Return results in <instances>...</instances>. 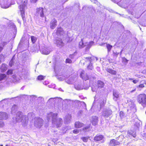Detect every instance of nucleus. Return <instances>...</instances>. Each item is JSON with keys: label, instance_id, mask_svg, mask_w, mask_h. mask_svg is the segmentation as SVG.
<instances>
[{"label": "nucleus", "instance_id": "nucleus-1", "mask_svg": "<svg viewBox=\"0 0 146 146\" xmlns=\"http://www.w3.org/2000/svg\"><path fill=\"white\" fill-rule=\"evenodd\" d=\"M137 102L144 107H146V94L145 93L140 94L137 97Z\"/></svg>", "mask_w": 146, "mask_h": 146}, {"label": "nucleus", "instance_id": "nucleus-10", "mask_svg": "<svg viewBox=\"0 0 146 146\" xmlns=\"http://www.w3.org/2000/svg\"><path fill=\"white\" fill-rule=\"evenodd\" d=\"M37 13L40 14V16L41 17H43L44 16L43 13V9L42 7H39L37 9Z\"/></svg>", "mask_w": 146, "mask_h": 146}, {"label": "nucleus", "instance_id": "nucleus-40", "mask_svg": "<svg viewBox=\"0 0 146 146\" xmlns=\"http://www.w3.org/2000/svg\"><path fill=\"white\" fill-rule=\"evenodd\" d=\"M129 80H132L133 79L132 78H130L129 79Z\"/></svg>", "mask_w": 146, "mask_h": 146}, {"label": "nucleus", "instance_id": "nucleus-17", "mask_svg": "<svg viewBox=\"0 0 146 146\" xmlns=\"http://www.w3.org/2000/svg\"><path fill=\"white\" fill-rule=\"evenodd\" d=\"M6 76V75L5 74H0V81L4 80Z\"/></svg>", "mask_w": 146, "mask_h": 146}, {"label": "nucleus", "instance_id": "nucleus-22", "mask_svg": "<svg viewBox=\"0 0 146 146\" xmlns=\"http://www.w3.org/2000/svg\"><path fill=\"white\" fill-rule=\"evenodd\" d=\"M113 96L116 99H117L119 97V94L116 92H115L113 93Z\"/></svg>", "mask_w": 146, "mask_h": 146}, {"label": "nucleus", "instance_id": "nucleus-28", "mask_svg": "<svg viewBox=\"0 0 146 146\" xmlns=\"http://www.w3.org/2000/svg\"><path fill=\"white\" fill-rule=\"evenodd\" d=\"M66 82L67 83L70 84H72V81L71 80L69 79L67 80Z\"/></svg>", "mask_w": 146, "mask_h": 146}, {"label": "nucleus", "instance_id": "nucleus-33", "mask_svg": "<svg viewBox=\"0 0 146 146\" xmlns=\"http://www.w3.org/2000/svg\"><path fill=\"white\" fill-rule=\"evenodd\" d=\"M138 82V81L136 80H133V82L134 84H136Z\"/></svg>", "mask_w": 146, "mask_h": 146}, {"label": "nucleus", "instance_id": "nucleus-36", "mask_svg": "<svg viewBox=\"0 0 146 146\" xmlns=\"http://www.w3.org/2000/svg\"><path fill=\"white\" fill-rule=\"evenodd\" d=\"M49 52H47L46 53H45L44 54H46V55H47V54H49Z\"/></svg>", "mask_w": 146, "mask_h": 146}, {"label": "nucleus", "instance_id": "nucleus-13", "mask_svg": "<svg viewBox=\"0 0 146 146\" xmlns=\"http://www.w3.org/2000/svg\"><path fill=\"white\" fill-rule=\"evenodd\" d=\"M7 69V67L4 64H2L1 67V71L2 72H5Z\"/></svg>", "mask_w": 146, "mask_h": 146}, {"label": "nucleus", "instance_id": "nucleus-26", "mask_svg": "<svg viewBox=\"0 0 146 146\" xmlns=\"http://www.w3.org/2000/svg\"><path fill=\"white\" fill-rule=\"evenodd\" d=\"M58 122L60 124H62V119L61 118H59L58 119Z\"/></svg>", "mask_w": 146, "mask_h": 146}, {"label": "nucleus", "instance_id": "nucleus-11", "mask_svg": "<svg viewBox=\"0 0 146 146\" xmlns=\"http://www.w3.org/2000/svg\"><path fill=\"white\" fill-rule=\"evenodd\" d=\"M108 73L113 75L116 74L117 72L115 70H114L110 68H107L106 70Z\"/></svg>", "mask_w": 146, "mask_h": 146}, {"label": "nucleus", "instance_id": "nucleus-3", "mask_svg": "<svg viewBox=\"0 0 146 146\" xmlns=\"http://www.w3.org/2000/svg\"><path fill=\"white\" fill-rule=\"evenodd\" d=\"M80 76L81 78L85 81L88 80L89 79V76L84 70L81 72Z\"/></svg>", "mask_w": 146, "mask_h": 146}, {"label": "nucleus", "instance_id": "nucleus-14", "mask_svg": "<svg viewBox=\"0 0 146 146\" xmlns=\"http://www.w3.org/2000/svg\"><path fill=\"white\" fill-rule=\"evenodd\" d=\"M45 76L42 75H40L38 76L36 78L37 80L39 81H41L43 80Z\"/></svg>", "mask_w": 146, "mask_h": 146}, {"label": "nucleus", "instance_id": "nucleus-39", "mask_svg": "<svg viewBox=\"0 0 146 146\" xmlns=\"http://www.w3.org/2000/svg\"><path fill=\"white\" fill-rule=\"evenodd\" d=\"M35 2H36L38 0H33Z\"/></svg>", "mask_w": 146, "mask_h": 146}, {"label": "nucleus", "instance_id": "nucleus-18", "mask_svg": "<svg viewBox=\"0 0 146 146\" xmlns=\"http://www.w3.org/2000/svg\"><path fill=\"white\" fill-rule=\"evenodd\" d=\"M31 39L32 43H35L37 40L36 38L34 36H31Z\"/></svg>", "mask_w": 146, "mask_h": 146}, {"label": "nucleus", "instance_id": "nucleus-30", "mask_svg": "<svg viewBox=\"0 0 146 146\" xmlns=\"http://www.w3.org/2000/svg\"><path fill=\"white\" fill-rule=\"evenodd\" d=\"M145 86L143 84H141L139 85V88H143Z\"/></svg>", "mask_w": 146, "mask_h": 146}, {"label": "nucleus", "instance_id": "nucleus-31", "mask_svg": "<svg viewBox=\"0 0 146 146\" xmlns=\"http://www.w3.org/2000/svg\"><path fill=\"white\" fill-rule=\"evenodd\" d=\"M90 126H88L84 127L83 128V130H86L90 128Z\"/></svg>", "mask_w": 146, "mask_h": 146}, {"label": "nucleus", "instance_id": "nucleus-23", "mask_svg": "<svg viewBox=\"0 0 146 146\" xmlns=\"http://www.w3.org/2000/svg\"><path fill=\"white\" fill-rule=\"evenodd\" d=\"M87 68L88 69L92 70L93 68L92 64L91 63L88 66Z\"/></svg>", "mask_w": 146, "mask_h": 146}, {"label": "nucleus", "instance_id": "nucleus-34", "mask_svg": "<svg viewBox=\"0 0 146 146\" xmlns=\"http://www.w3.org/2000/svg\"><path fill=\"white\" fill-rule=\"evenodd\" d=\"M123 114H124L123 112L122 111H121L120 112V115H123Z\"/></svg>", "mask_w": 146, "mask_h": 146}, {"label": "nucleus", "instance_id": "nucleus-4", "mask_svg": "<svg viewBox=\"0 0 146 146\" xmlns=\"http://www.w3.org/2000/svg\"><path fill=\"white\" fill-rule=\"evenodd\" d=\"M112 111L111 110L106 109L102 112V115L105 117H108L112 114Z\"/></svg>", "mask_w": 146, "mask_h": 146}, {"label": "nucleus", "instance_id": "nucleus-2", "mask_svg": "<svg viewBox=\"0 0 146 146\" xmlns=\"http://www.w3.org/2000/svg\"><path fill=\"white\" fill-rule=\"evenodd\" d=\"M28 3L27 0H25L22 5H20L18 8L20 10L21 15L23 20H25V7H26Z\"/></svg>", "mask_w": 146, "mask_h": 146}, {"label": "nucleus", "instance_id": "nucleus-6", "mask_svg": "<svg viewBox=\"0 0 146 146\" xmlns=\"http://www.w3.org/2000/svg\"><path fill=\"white\" fill-rule=\"evenodd\" d=\"M57 21L55 19H53L50 23V28L52 29H54L57 25Z\"/></svg>", "mask_w": 146, "mask_h": 146}, {"label": "nucleus", "instance_id": "nucleus-20", "mask_svg": "<svg viewBox=\"0 0 146 146\" xmlns=\"http://www.w3.org/2000/svg\"><path fill=\"white\" fill-rule=\"evenodd\" d=\"M81 139L84 142H86L88 141V138L87 137H82Z\"/></svg>", "mask_w": 146, "mask_h": 146}, {"label": "nucleus", "instance_id": "nucleus-29", "mask_svg": "<svg viewBox=\"0 0 146 146\" xmlns=\"http://www.w3.org/2000/svg\"><path fill=\"white\" fill-rule=\"evenodd\" d=\"M85 59L86 60H88L89 62H91L92 61V58L91 57H86Z\"/></svg>", "mask_w": 146, "mask_h": 146}, {"label": "nucleus", "instance_id": "nucleus-24", "mask_svg": "<svg viewBox=\"0 0 146 146\" xmlns=\"http://www.w3.org/2000/svg\"><path fill=\"white\" fill-rule=\"evenodd\" d=\"M128 60L126 58L124 57L122 58V62L126 63H127Z\"/></svg>", "mask_w": 146, "mask_h": 146}, {"label": "nucleus", "instance_id": "nucleus-16", "mask_svg": "<svg viewBox=\"0 0 146 146\" xmlns=\"http://www.w3.org/2000/svg\"><path fill=\"white\" fill-rule=\"evenodd\" d=\"M98 121V119L96 117L94 118H93L92 121V123L93 125H95L97 123Z\"/></svg>", "mask_w": 146, "mask_h": 146}, {"label": "nucleus", "instance_id": "nucleus-7", "mask_svg": "<svg viewBox=\"0 0 146 146\" xmlns=\"http://www.w3.org/2000/svg\"><path fill=\"white\" fill-rule=\"evenodd\" d=\"M120 142L114 139H111L109 143L110 145L111 146H116L120 144Z\"/></svg>", "mask_w": 146, "mask_h": 146}, {"label": "nucleus", "instance_id": "nucleus-35", "mask_svg": "<svg viewBox=\"0 0 146 146\" xmlns=\"http://www.w3.org/2000/svg\"><path fill=\"white\" fill-rule=\"evenodd\" d=\"M3 49V48L1 46H0V53L2 51Z\"/></svg>", "mask_w": 146, "mask_h": 146}, {"label": "nucleus", "instance_id": "nucleus-5", "mask_svg": "<svg viewBox=\"0 0 146 146\" xmlns=\"http://www.w3.org/2000/svg\"><path fill=\"white\" fill-rule=\"evenodd\" d=\"M104 138V136L103 135L98 134L94 137V140L95 142H98L102 140Z\"/></svg>", "mask_w": 146, "mask_h": 146}, {"label": "nucleus", "instance_id": "nucleus-21", "mask_svg": "<svg viewBox=\"0 0 146 146\" xmlns=\"http://www.w3.org/2000/svg\"><path fill=\"white\" fill-rule=\"evenodd\" d=\"M72 62V60L68 58H66V60L65 63H71Z\"/></svg>", "mask_w": 146, "mask_h": 146}, {"label": "nucleus", "instance_id": "nucleus-19", "mask_svg": "<svg viewBox=\"0 0 146 146\" xmlns=\"http://www.w3.org/2000/svg\"><path fill=\"white\" fill-rule=\"evenodd\" d=\"M13 70L12 69H9L6 72L7 75H11L13 74Z\"/></svg>", "mask_w": 146, "mask_h": 146}, {"label": "nucleus", "instance_id": "nucleus-12", "mask_svg": "<svg viewBox=\"0 0 146 146\" xmlns=\"http://www.w3.org/2000/svg\"><path fill=\"white\" fill-rule=\"evenodd\" d=\"M97 86L98 88H103L104 86V83L100 80H98L97 82Z\"/></svg>", "mask_w": 146, "mask_h": 146}, {"label": "nucleus", "instance_id": "nucleus-25", "mask_svg": "<svg viewBox=\"0 0 146 146\" xmlns=\"http://www.w3.org/2000/svg\"><path fill=\"white\" fill-rule=\"evenodd\" d=\"M73 132L74 134H77L79 132V131L77 129H75L73 131Z\"/></svg>", "mask_w": 146, "mask_h": 146}, {"label": "nucleus", "instance_id": "nucleus-37", "mask_svg": "<svg viewBox=\"0 0 146 146\" xmlns=\"http://www.w3.org/2000/svg\"><path fill=\"white\" fill-rule=\"evenodd\" d=\"M60 42V43L62 44V46H63V44H64L63 42L62 41H61Z\"/></svg>", "mask_w": 146, "mask_h": 146}, {"label": "nucleus", "instance_id": "nucleus-27", "mask_svg": "<svg viewBox=\"0 0 146 146\" xmlns=\"http://www.w3.org/2000/svg\"><path fill=\"white\" fill-rule=\"evenodd\" d=\"M4 125V123L3 122L0 121V127H2Z\"/></svg>", "mask_w": 146, "mask_h": 146}, {"label": "nucleus", "instance_id": "nucleus-8", "mask_svg": "<svg viewBox=\"0 0 146 146\" xmlns=\"http://www.w3.org/2000/svg\"><path fill=\"white\" fill-rule=\"evenodd\" d=\"M8 117V115L6 113L0 112V120H2L7 119Z\"/></svg>", "mask_w": 146, "mask_h": 146}, {"label": "nucleus", "instance_id": "nucleus-41", "mask_svg": "<svg viewBox=\"0 0 146 146\" xmlns=\"http://www.w3.org/2000/svg\"><path fill=\"white\" fill-rule=\"evenodd\" d=\"M65 1H67L68 0H64Z\"/></svg>", "mask_w": 146, "mask_h": 146}, {"label": "nucleus", "instance_id": "nucleus-15", "mask_svg": "<svg viewBox=\"0 0 146 146\" xmlns=\"http://www.w3.org/2000/svg\"><path fill=\"white\" fill-rule=\"evenodd\" d=\"M106 47L107 49L108 52H109L111 51L113 46L112 45L108 44H106Z\"/></svg>", "mask_w": 146, "mask_h": 146}, {"label": "nucleus", "instance_id": "nucleus-38", "mask_svg": "<svg viewBox=\"0 0 146 146\" xmlns=\"http://www.w3.org/2000/svg\"><path fill=\"white\" fill-rule=\"evenodd\" d=\"M135 90H133L131 91V92H133L134 91H135Z\"/></svg>", "mask_w": 146, "mask_h": 146}, {"label": "nucleus", "instance_id": "nucleus-42", "mask_svg": "<svg viewBox=\"0 0 146 146\" xmlns=\"http://www.w3.org/2000/svg\"><path fill=\"white\" fill-rule=\"evenodd\" d=\"M5 146H9L7 145H6Z\"/></svg>", "mask_w": 146, "mask_h": 146}, {"label": "nucleus", "instance_id": "nucleus-32", "mask_svg": "<svg viewBox=\"0 0 146 146\" xmlns=\"http://www.w3.org/2000/svg\"><path fill=\"white\" fill-rule=\"evenodd\" d=\"M129 134L130 135H132L133 136V137L134 138H135V137L136 136V135L135 133H129Z\"/></svg>", "mask_w": 146, "mask_h": 146}, {"label": "nucleus", "instance_id": "nucleus-9", "mask_svg": "<svg viewBox=\"0 0 146 146\" xmlns=\"http://www.w3.org/2000/svg\"><path fill=\"white\" fill-rule=\"evenodd\" d=\"M84 125V124L79 121H76L74 123V127L76 128H80Z\"/></svg>", "mask_w": 146, "mask_h": 146}]
</instances>
